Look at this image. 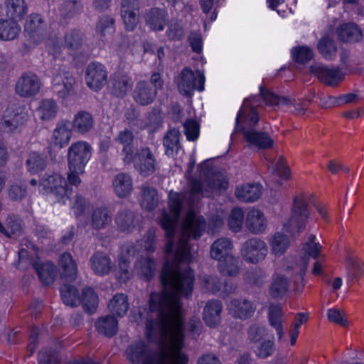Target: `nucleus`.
I'll return each mask as SVG.
<instances>
[{
	"label": "nucleus",
	"mask_w": 364,
	"mask_h": 364,
	"mask_svg": "<svg viewBox=\"0 0 364 364\" xmlns=\"http://www.w3.org/2000/svg\"><path fill=\"white\" fill-rule=\"evenodd\" d=\"M163 290L150 294L149 310L146 317V334L150 341L168 342L166 346L151 348L144 341L132 343L124 355L132 364H188V356L181 352L183 342V309L181 299L192 294L194 279L166 264L160 277Z\"/></svg>",
	"instance_id": "nucleus-1"
},
{
	"label": "nucleus",
	"mask_w": 364,
	"mask_h": 364,
	"mask_svg": "<svg viewBox=\"0 0 364 364\" xmlns=\"http://www.w3.org/2000/svg\"><path fill=\"white\" fill-rule=\"evenodd\" d=\"M183 197L178 193H171L169 196V208L171 213L163 211L159 220L161 228L165 231L167 242L164 247L166 255L161 273L165 265L168 264L170 268L180 274L185 275L191 272L193 277L194 274L188 263L191 259V245L189 240L193 238L198 240L205 230L206 223L203 217L198 215L190 210L186 214L178 243L175 247L173 238L176 227L182 208ZM162 274H161V275ZM195 279V278H193Z\"/></svg>",
	"instance_id": "nucleus-2"
},
{
	"label": "nucleus",
	"mask_w": 364,
	"mask_h": 364,
	"mask_svg": "<svg viewBox=\"0 0 364 364\" xmlns=\"http://www.w3.org/2000/svg\"><path fill=\"white\" fill-rule=\"evenodd\" d=\"M255 97L252 101L248 98L244 100L235 119V129L242 132L247 142L259 149H269L273 146V140L267 132H258L255 129L259 120L255 106Z\"/></svg>",
	"instance_id": "nucleus-3"
},
{
	"label": "nucleus",
	"mask_w": 364,
	"mask_h": 364,
	"mask_svg": "<svg viewBox=\"0 0 364 364\" xmlns=\"http://www.w3.org/2000/svg\"><path fill=\"white\" fill-rule=\"evenodd\" d=\"M321 249V245L319 243L315 242V236L311 235L308 240L304 245L303 251L304 255L300 260V268L299 272L298 279L303 281L304 276L306 273L309 257H312L317 260L314 262L312 273L314 275H319L322 273L323 263L324 262V257H319V252Z\"/></svg>",
	"instance_id": "nucleus-4"
},
{
	"label": "nucleus",
	"mask_w": 364,
	"mask_h": 364,
	"mask_svg": "<svg viewBox=\"0 0 364 364\" xmlns=\"http://www.w3.org/2000/svg\"><path fill=\"white\" fill-rule=\"evenodd\" d=\"M91 149L90 145L85 141L72 144L68 154L69 171L83 173L85 166L90 159Z\"/></svg>",
	"instance_id": "nucleus-5"
},
{
	"label": "nucleus",
	"mask_w": 364,
	"mask_h": 364,
	"mask_svg": "<svg viewBox=\"0 0 364 364\" xmlns=\"http://www.w3.org/2000/svg\"><path fill=\"white\" fill-rule=\"evenodd\" d=\"M40 187L46 193L55 196L57 200L68 198L73 188L67 184L65 179L58 173H46L40 180Z\"/></svg>",
	"instance_id": "nucleus-6"
},
{
	"label": "nucleus",
	"mask_w": 364,
	"mask_h": 364,
	"mask_svg": "<svg viewBox=\"0 0 364 364\" xmlns=\"http://www.w3.org/2000/svg\"><path fill=\"white\" fill-rule=\"evenodd\" d=\"M309 213L308 205L303 196L294 198L291 217L285 225V228L290 232H299L305 228Z\"/></svg>",
	"instance_id": "nucleus-7"
},
{
	"label": "nucleus",
	"mask_w": 364,
	"mask_h": 364,
	"mask_svg": "<svg viewBox=\"0 0 364 364\" xmlns=\"http://www.w3.org/2000/svg\"><path fill=\"white\" fill-rule=\"evenodd\" d=\"M268 252L265 242L253 237L245 241L240 250L242 258L247 263L257 264L264 259Z\"/></svg>",
	"instance_id": "nucleus-8"
},
{
	"label": "nucleus",
	"mask_w": 364,
	"mask_h": 364,
	"mask_svg": "<svg viewBox=\"0 0 364 364\" xmlns=\"http://www.w3.org/2000/svg\"><path fill=\"white\" fill-rule=\"evenodd\" d=\"M204 77L200 73H195L188 68H183L177 80L179 92L187 97L191 96L193 91L198 89L203 91L204 89Z\"/></svg>",
	"instance_id": "nucleus-9"
},
{
	"label": "nucleus",
	"mask_w": 364,
	"mask_h": 364,
	"mask_svg": "<svg viewBox=\"0 0 364 364\" xmlns=\"http://www.w3.org/2000/svg\"><path fill=\"white\" fill-rule=\"evenodd\" d=\"M135 168L143 176L153 174L158 168L155 155L148 146H143L135 151Z\"/></svg>",
	"instance_id": "nucleus-10"
},
{
	"label": "nucleus",
	"mask_w": 364,
	"mask_h": 364,
	"mask_svg": "<svg viewBox=\"0 0 364 364\" xmlns=\"http://www.w3.org/2000/svg\"><path fill=\"white\" fill-rule=\"evenodd\" d=\"M75 79L68 71L61 70L53 78L52 90L59 98L65 99L74 94Z\"/></svg>",
	"instance_id": "nucleus-11"
},
{
	"label": "nucleus",
	"mask_w": 364,
	"mask_h": 364,
	"mask_svg": "<svg viewBox=\"0 0 364 364\" xmlns=\"http://www.w3.org/2000/svg\"><path fill=\"white\" fill-rule=\"evenodd\" d=\"M85 80L87 86L95 91L102 89L107 82L105 67L97 62L90 63L86 69Z\"/></svg>",
	"instance_id": "nucleus-12"
},
{
	"label": "nucleus",
	"mask_w": 364,
	"mask_h": 364,
	"mask_svg": "<svg viewBox=\"0 0 364 364\" xmlns=\"http://www.w3.org/2000/svg\"><path fill=\"white\" fill-rule=\"evenodd\" d=\"M114 141L117 144L122 146L123 162L125 164H130L134 159L136 151L134 146L135 136L133 132L127 128L121 130L114 138Z\"/></svg>",
	"instance_id": "nucleus-13"
},
{
	"label": "nucleus",
	"mask_w": 364,
	"mask_h": 364,
	"mask_svg": "<svg viewBox=\"0 0 364 364\" xmlns=\"http://www.w3.org/2000/svg\"><path fill=\"white\" fill-rule=\"evenodd\" d=\"M41 80L32 73H24L16 84V92L23 97L36 95L40 90Z\"/></svg>",
	"instance_id": "nucleus-14"
},
{
	"label": "nucleus",
	"mask_w": 364,
	"mask_h": 364,
	"mask_svg": "<svg viewBox=\"0 0 364 364\" xmlns=\"http://www.w3.org/2000/svg\"><path fill=\"white\" fill-rule=\"evenodd\" d=\"M256 309L255 304L246 299H233L228 304L230 314L235 318L246 320L251 318Z\"/></svg>",
	"instance_id": "nucleus-15"
},
{
	"label": "nucleus",
	"mask_w": 364,
	"mask_h": 364,
	"mask_svg": "<svg viewBox=\"0 0 364 364\" xmlns=\"http://www.w3.org/2000/svg\"><path fill=\"white\" fill-rule=\"evenodd\" d=\"M139 2L138 0H122L121 16L127 30L133 31L139 22Z\"/></svg>",
	"instance_id": "nucleus-16"
},
{
	"label": "nucleus",
	"mask_w": 364,
	"mask_h": 364,
	"mask_svg": "<svg viewBox=\"0 0 364 364\" xmlns=\"http://www.w3.org/2000/svg\"><path fill=\"white\" fill-rule=\"evenodd\" d=\"M311 71L320 82L330 86H336L344 78V74L338 68H328L323 66H311Z\"/></svg>",
	"instance_id": "nucleus-17"
},
{
	"label": "nucleus",
	"mask_w": 364,
	"mask_h": 364,
	"mask_svg": "<svg viewBox=\"0 0 364 364\" xmlns=\"http://www.w3.org/2000/svg\"><path fill=\"white\" fill-rule=\"evenodd\" d=\"M259 90L261 96L267 104L277 106H293L296 114H304L305 113L306 109V105L292 103L290 99L285 97H279L267 90H265L262 86L259 87Z\"/></svg>",
	"instance_id": "nucleus-18"
},
{
	"label": "nucleus",
	"mask_w": 364,
	"mask_h": 364,
	"mask_svg": "<svg viewBox=\"0 0 364 364\" xmlns=\"http://www.w3.org/2000/svg\"><path fill=\"white\" fill-rule=\"evenodd\" d=\"M73 128L68 119L58 121L52 135V143L53 145L61 149L67 145L71 139Z\"/></svg>",
	"instance_id": "nucleus-19"
},
{
	"label": "nucleus",
	"mask_w": 364,
	"mask_h": 364,
	"mask_svg": "<svg viewBox=\"0 0 364 364\" xmlns=\"http://www.w3.org/2000/svg\"><path fill=\"white\" fill-rule=\"evenodd\" d=\"M168 15L164 9L151 8L146 11L144 20L147 26L154 31H163L167 23Z\"/></svg>",
	"instance_id": "nucleus-20"
},
{
	"label": "nucleus",
	"mask_w": 364,
	"mask_h": 364,
	"mask_svg": "<svg viewBox=\"0 0 364 364\" xmlns=\"http://www.w3.org/2000/svg\"><path fill=\"white\" fill-rule=\"evenodd\" d=\"M156 95V90H153L149 82L146 81H140L136 83L133 92L134 101L141 106H147L151 104Z\"/></svg>",
	"instance_id": "nucleus-21"
},
{
	"label": "nucleus",
	"mask_w": 364,
	"mask_h": 364,
	"mask_svg": "<svg viewBox=\"0 0 364 364\" xmlns=\"http://www.w3.org/2000/svg\"><path fill=\"white\" fill-rule=\"evenodd\" d=\"M336 32L338 39L343 43H357L363 38L361 29L354 23H343L336 28Z\"/></svg>",
	"instance_id": "nucleus-22"
},
{
	"label": "nucleus",
	"mask_w": 364,
	"mask_h": 364,
	"mask_svg": "<svg viewBox=\"0 0 364 364\" xmlns=\"http://www.w3.org/2000/svg\"><path fill=\"white\" fill-rule=\"evenodd\" d=\"M89 262L91 269L100 276L108 274L112 268L110 257L102 252H95L90 257Z\"/></svg>",
	"instance_id": "nucleus-23"
},
{
	"label": "nucleus",
	"mask_w": 364,
	"mask_h": 364,
	"mask_svg": "<svg viewBox=\"0 0 364 364\" xmlns=\"http://www.w3.org/2000/svg\"><path fill=\"white\" fill-rule=\"evenodd\" d=\"M89 219L92 228L100 230L109 226L112 221V215L107 208L100 207L92 210Z\"/></svg>",
	"instance_id": "nucleus-24"
},
{
	"label": "nucleus",
	"mask_w": 364,
	"mask_h": 364,
	"mask_svg": "<svg viewBox=\"0 0 364 364\" xmlns=\"http://www.w3.org/2000/svg\"><path fill=\"white\" fill-rule=\"evenodd\" d=\"M233 245L230 239L220 237L215 240L211 245L210 257L217 261H222L232 255Z\"/></svg>",
	"instance_id": "nucleus-25"
},
{
	"label": "nucleus",
	"mask_w": 364,
	"mask_h": 364,
	"mask_svg": "<svg viewBox=\"0 0 364 364\" xmlns=\"http://www.w3.org/2000/svg\"><path fill=\"white\" fill-rule=\"evenodd\" d=\"M65 46L70 51H82L87 48L86 36L80 30L68 31L64 36Z\"/></svg>",
	"instance_id": "nucleus-26"
},
{
	"label": "nucleus",
	"mask_w": 364,
	"mask_h": 364,
	"mask_svg": "<svg viewBox=\"0 0 364 364\" xmlns=\"http://www.w3.org/2000/svg\"><path fill=\"white\" fill-rule=\"evenodd\" d=\"M132 85V77L124 73H115L111 79V92L118 97L125 96Z\"/></svg>",
	"instance_id": "nucleus-27"
},
{
	"label": "nucleus",
	"mask_w": 364,
	"mask_h": 364,
	"mask_svg": "<svg viewBox=\"0 0 364 364\" xmlns=\"http://www.w3.org/2000/svg\"><path fill=\"white\" fill-rule=\"evenodd\" d=\"M181 134L178 129H170L163 139V145L165 147V154L168 156L173 157L182 150L180 142Z\"/></svg>",
	"instance_id": "nucleus-28"
},
{
	"label": "nucleus",
	"mask_w": 364,
	"mask_h": 364,
	"mask_svg": "<svg viewBox=\"0 0 364 364\" xmlns=\"http://www.w3.org/2000/svg\"><path fill=\"white\" fill-rule=\"evenodd\" d=\"M71 126L74 132L85 134L93 128L94 118L91 113L87 111H79L74 115Z\"/></svg>",
	"instance_id": "nucleus-29"
},
{
	"label": "nucleus",
	"mask_w": 364,
	"mask_h": 364,
	"mask_svg": "<svg viewBox=\"0 0 364 364\" xmlns=\"http://www.w3.org/2000/svg\"><path fill=\"white\" fill-rule=\"evenodd\" d=\"M114 193L119 198H124L131 194L133 190V181L131 176L126 173H119L112 179Z\"/></svg>",
	"instance_id": "nucleus-30"
},
{
	"label": "nucleus",
	"mask_w": 364,
	"mask_h": 364,
	"mask_svg": "<svg viewBox=\"0 0 364 364\" xmlns=\"http://www.w3.org/2000/svg\"><path fill=\"white\" fill-rule=\"evenodd\" d=\"M223 309V304L219 300H211L207 302L203 309V320L205 323L214 327L220 322V314Z\"/></svg>",
	"instance_id": "nucleus-31"
},
{
	"label": "nucleus",
	"mask_w": 364,
	"mask_h": 364,
	"mask_svg": "<svg viewBox=\"0 0 364 364\" xmlns=\"http://www.w3.org/2000/svg\"><path fill=\"white\" fill-rule=\"evenodd\" d=\"M28 114L21 108L8 109L4 117V124L9 132L21 128L26 122Z\"/></svg>",
	"instance_id": "nucleus-32"
},
{
	"label": "nucleus",
	"mask_w": 364,
	"mask_h": 364,
	"mask_svg": "<svg viewBox=\"0 0 364 364\" xmlns=\"http://www.w3.org/2000/svg\"><path fill=\"white\" fill-rule=\"evenodd\" d=\"M262 186L259 184H245L235 190L237 198L245 203L257 200L262 194Z\"/></svg>",
	"instance_id": "nucleus-33"
},
{
	"label": "nucleus",
	"mask_w": 364,
	"mask_h": 364,
	"mask_svg": "<svg viewBox=\"0 0 364 364\" xmlns=\"http://www.w3.org/2000/svg\"><path fill=\"white\" fill-rule=\"evenodd\" d=\"M23 223L16 215H9L6 220V227L0 221V232L7 237L19 236L23 233Z\"/></svg>",
	"instance_id": "nucleus-34"
},
{
	"label": "nucleus",
	"mask_w": 364,
	"mask_h": 364,
	"mask_svg": "<svg viewBox=\"0 0 364 364\" xmlns=\"http://www.w3.org/2000/svg\"><path fill=\"white\" fill-rule=\"evenodd\" d=\"M115 222L121 231H132L138 223L137 215L130 210L119 211L115 217Z\"/></svg>",
	"instance_id": "nucleus-35"
},
{
	"label": "nucleus",
	"mask_w": 364,
	"mask_h": 364,
	"mask_svg": "<svg viewBox=\"0 0 364 364\" xmlns=\"http://www.w3.org/2000/svg\"><path fill=\"white\" fill-rule=\"evenodd\" d=\"M246 225L252 233L258 234L262 232L267 227L263 213L257 209L250 210L247 215Z\"/></svg>",
	"instance_id": "nucleus-36"
},
{
	"label": "nucleus",
	"mask_w": 364,
	"mask_h": 364,
	"mask_svg": "<svg viewBox=\"0 0 364 364\" xmlns=\"http://www.w3.org/2000/svg\"><path fill=\"white\" fill-rule=\"evenodd\" d=\"M6 16L11 20H21L27 14L28 8L24 0H5Z\"/></svg>",
	"instance_id": "nucleus-37"
},
{
	"label": "nucleus",
	"mask_w": 364,
	"mask_h": 364,
	"mask_svg": "<svg viewBox=\"0 0 364 364\" xmlns=\"http://www.w3.org/2000/svg\"><path fill=\"white\" fill-rule=\"evenodd\" d=\"M156 264L150 257H141L134 265V272L141 278L150 280L154 275Z\"/></svg>",
	"instance_id": "nucleus-38"
},
{
	"label": "nucleus",
	"mask_w": 364,
	"mask_h": 364,
	"mask_svg": "<svg viewBox=\"0 0 364 364\" xmlns=\"http://www.w3.org/2000/svg\"><path fill=\"white\" fill-rule=\"evenodd\" d=\"M98 333L107 337L114 336L118 331V321L114 316H102L95 323Z\"/></svg>",
	"instance_id": "nucleus-39"
},
{
	"label": "nucleus",
	"mask_w": 364,
	"mask_h": 364,
	"mask_svg": "<svg viewBox=\"0 0 364 364\" xmlns=\"http://www.w3.org/2000/svg\"><path fill=\"white\" fill-rule=\"evenodd\" d=\"M33 268L40 279V280L46 285L51 284L56 275L55 267L50 262L38 263L36 261H31Z\"/></svg>",
	"instance_id": "nucleus-40"
},
{
	"label": "nucleus",
	"mask_w": 364,
	"mask_h": 364,
	"mask_svg": "<svg viewBox=\"0 0 364 364\" xmlns=\"http://www.w3.org/2000/svg\"><path fill=\"white\" fill-rule=\"evenodd\" d=\"M140 190L141 207L148 211L154 210L159 203V196L156 189L147 185H142Z\"/></svg>",
	"instance_id": "nucleus-41"
},
{
	"label": "nucleus",
	"mask_w": 364,
	"mask_h": 364,
	"mask_svg": "<svg viewBox=\"0 0 364 364\" xmlns=\"http://www.w3.org/2000/svg\"><path fill=\"white\" fill-rule=\"evenodd\" d=\"M59 265L61 268V277L67 281H73L77 277V268L73 259L71 255L68 252L63 253L60 259Z\"/></svg>",
	"instance_id": "nucleus-42"
},
{
	"label": "nucleus",
	"mask_w": 364,
	"mask_h": 364,
	"mask_svg": "<svg viewBox=\"0 0 364 364\" xmlns=\"http://www.w3.org/2000/svg\"><path fill=\"white\" fill-rule=\"evenodd\" d=\"M347 278L355 283L364 277V263L357 257H350L346 259Z\"/></svg>",
	"instance_id": "nucleus-43"
},
{
	"label": "nucleus",
	"mask_w": 364,
	"mask_h": 364,
	"mask_svg": "<svg viewBox=\"0 0 364 364\" xmlns=\"http://www.w3.org/2000/svg\"><path fill=\"white\" fill-rule=\"evenodd\" d=\"M268 317L270 326L276 330L278 341H280L284 333L283 328L284 319L283 318L282 309L278 305L270 306Z\"/></svg>",
	"instance_id": "nucleus-44"
},
{
	"label": "nucleus",
	"mask_w": 364,
	"mask_h": 364,
	"mask_svg": "<svg viewBox=\"0 0 364 364\" xmlns=\"http://www.w3.org/2000/svg\"><path fill=\"white\" fill-rule=\"evenodd\" d=\"M108 309L113 315L123 317L129 309L127 296L124 294H116L108 304Z\"/></svg>",
	"instance_id": "nucleus-45"
},
{
	"label": "nucleus",
	"mask_w": 364,
	"mask_h": 364,
	"mask_svg": "<svg viewBox=\"0 0 364 364\" xmlns=\"http://www.w3.org/2000/svg\"><path fill=\"white\" fill-rule=\"evenodd\" d=\"M21 31V27L14 20L0 19V40L12 41Z\"/></svg>",
	"instance_id": "nucleus-46"
},
{
	"label": "nucleus",
	"mask_w": 364,
	"mask_h": 364,
	"mask_svg": "<svg viewBox=\"0 0 364 364\" xmlns=\"http://www.w3.org/2000/svg\"><path fill=\"white\" fill-rule=\"evenodd\" d=\"M80 304L87 313L92 314L96 311L98 306V296L92 288L87 287L82 289Z\"/></svg>",
	"instance_id": "nucleus-47"
},
{
	"label": "nucleus",
	"mask_w": 364,
	"mask_h": 364,
	"mask_svg": "<svg viewBox=\"0 0 364 364\" xmlns=\"http://www.w3.org/2000/svg\"><path fill=\"white\" fill-rule=\"evenodd\" d=\"M240 263L239 258L234 257L232 254L222 261H219V271L223 275L235 277L240 272Z\"/></svg>",
	"instance_id": "nucleus-48"
},
{
	"label": "nucleus",
	"mask_w": 364,
	"mask_h": 364,
	"mask_svg": "<svg viewBox=\"0 0 364 364\" xmlns=\"http://www.w3.org/2000/svg\"><path fill=\"white\" fill-rule=\"evenodd\" d=\"M46 27L43 18L38 14H31L25 23V31L33 36H42Z\"/></svg>",
	"instance_id": "nucleus-49"
},
{
	"label": "nucleus",
	"mask_w": 364,
	"mask_h": 364,
	"mask_svg": "<svg viewBox=\"0 0 364 364\" xmlns=\"http://www.w3.org/2000/svg\"><path fill=\"white\" fill-rule=\"evenodd\" d=\"M317 48L321 55L326 59L331 60L336 55V43L333 38L328 36H323L319 40Z\"/></svg>",
	"instance_id": "nucleus-50"
},
{
	"label": "nucleus",
	"mask_w": 364,
	"mask_h": 364,
	"mask_svg": "<svg viewBox=\"0 0 364 364\" xmlns=\"http://www.w3.org/2000/svg\"><path fill=\"white\" fill-rule=\"evenodd\" d=\"M289 237L280 232L275 233L269 240L272 253L277 256L283 255L289 246Z\"/></svg>",
	"instance_id": "nucleus-51"
},
{
	"label": "nucleus",
	"mask_w": 364,
	"mask_h": 364,
	"mask_svg": "<svg viewBox=\"0 0 364 364\" xmlns=\"http://www.w3.org/2000/svg\"><path fill=\"white\" fill-rule=\"evenodd\" d=\"M38 112L41 114V119L48 121L54 119L58 112V106L56 102L52 99H46L41 101Z\"/></svg>",
	"instance_id": "nucleus-52"
},
{
	"label": "nucleus",
	"mask_w": 364,
	"mask_h": 364,
	"mask_svg": "<svg viewBox=\"0 0 364 364\" xmlns=\"http://www.w3.org/2000/svg\"><path fill=\"white\" fill-rule=\"evenodd\" d=\"M254 353L259 359H266L272 356L275 351L273 339H264L255 344Z\"/></svg>",
	"instance_id": "nucleus-53"
},
{
	"label": "nucleus",
	"mask_w": 364,
	"mask_h": 364,
	"mask_svg": "<svg viewBox=\"0 0 364 364\" xmlns=\"http://www.w3.org/2000/svg\"><path fill=\"white\" fill-rule=\"evenodd\" d=\"M62 299L66 305L77 306L80 304V296L75 287L70 284H64L60 289Z\"/></svg>",
	"instance_id": "nucleus-54"
},
{
	"label": "nucleus",
	"mask_w": 364,
	"mask_h": 364,
	"mask_svg": "<svg viewBox=\"0 0 364 364\" xmlns=\"http://www.w3.org/2000/svg\"><path fill=\"white\" fill-rule=\"evenodd\" d=\"M191 191L188 198L190 208H193L194 204L200 199L201 197L208 196L203 189V184L199 180L191 178L189 181Z\"/></svg>",
	"instance_id": "nucleus-55"
},
{
	"label": "nucleus",
	"mask_w": 364,
	"mask_h": 364,
	"mask_svg": "<svg viewBox=\"0 0 364 364\" xmlns=\"http://www.w3.org/2000/svg\"><path fill=\"white\" fill-rule=\"evenodd\" d=\"M267 276L264 270L255 269L248 271L245 275L246 283L251 287H262L267 281Z\"/></svg>",
	"instance_id": "nucleus-56"
},
{
	"label": "nucleus",
	"mask_w": 364,
	"mask_h": 364,
	"mask_svg": "<svg viewBox=\"0 0 364 364\" xmlns=\"http://www.w3.org/2000/svg\"><path fill=\"white\" fill-rule=\"evenodd\" d=\"M288 287V279L283 276H277L271 284L269 293L274 298H280L287 291Z\"/></svg>",
	"instance_id": "nucleus-57"
},
{
	"label": "nucleus",
	"mask_w": 364,
	"mask_h": 364,
	"mask_svg": "<svg viewBox=\"0 0 364 364\" xmlns=\"http://www.w3.org/2000/svg\"><path fill=\"white\" fill-rule=\"evenodd\" d=\"M166 35L170 41H181L185 36V31L181 21L176 19H171L168 24V28Z\"/></svg>",
	"instance_id": "nucleus-58"
},
{
	"label": "nucleus",
	"mask_w": 364,
	"mask_h": 364,
	"mask_svg": "<svg viewBox=\"0 0 364 364\" xmlns=\"http://www.w3.org/2000/svg\"><path fill=\"white\" fill-rule=\"evenodd\" d=\"M26 166L28 170L31 173L43 171L46 166V157L33 152L28 156L26 160Z\"/></svg>",
	"instance_id": "nucleus-59"
},
{
	"label": "nucleus",
	"mask_w": 364,
	"mask_h": 364,
	"mask_svg": "<svg viewBox=\"0 0 364 364\" xmlns=\"http://www.w3.org/2000/svg\"><path fill=\"white\" fill-rule=\"evenodd\" d=\"M114 19L110 16H102L96 26V32L102 36L112 34L114 32Z\"/></svg>",
	"instance_id": "nucleus-60"
},
{
	"label": "nucleus",
	"mask_w": 364,
	"mask_h": 364,
	"mask_svg": "<svg viewBox=\"0 0 364 364\" xmlns=\"http://www.w3.org/2000/svg\"><path fill=\"white\" fill-rule=\"evenodd\" d=\"M244 220V213L240 208H234L228 218V225L230 229L233 232H238L242 226Z\"/></svg>",
	"instance_id": "nucleus-61"
},
{
	"label": "nucleus",
	"mask_w": 364,
	"mask_h": 364,
	"mask_svg": "<svg viewBox=\"0 0 364 364\" xmlns=\"http://www.w3.org/2000/svg\"><path fill=\"white\" fill-rule=\"evenodd\" d=\"M291 54L294 61L300 64H305L313 58L312 50L306 46L294 48Z\"/></svg>",
	"instance_id": "nucleus-62"
},
{
	"label": "nucleus",
	"mask_w": 364,
	"mask_h": 364,
	"mask_svg": "<svg viewBox=\"0 0 364 364\" xmlns=\"http://www.w3.org/2000/svg\"><path fill=\"white\" fill-rule=\"evenodd\" d=\"M247 335L249 340L255 344L264 340L267 335V332L265 327L259 324L255 323L249 327Z\"/></svg>",
	"instance_id": "nucleus-63"
},
{
	"label": "nucleus",
	"mask_w": 364,
	"mask_h": 364,
	"mask_svg": "<svg viewBox=\"0 0 364 364\" xmlns=\"http://www.w3.org/2000/svg\"><path fill=\"white\" fill-rule=\"evenodd\" d=\"M38 361L40 364H60V359L57 351L44 348L38 353Z\"/></svg>",
	"instance_id": "nucleus-64"
}]
</instances>
